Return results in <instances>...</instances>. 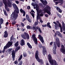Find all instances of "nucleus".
I'll return each mask as SVG.
<instances>
[{
	"label": "nucleus",
	"instance_id": "1",
	"mask_svg": "<svg viewBox=\"0 0 65 65\" xmlns=\"http://www.w3.org/2000/svg\"><path fill=\"white\" fill-rule=\"evenodd\" d=\"M32 6H34V9H36V10L37 11V21H38V20H39V19H40V17H39V14L40 13H41L40 14V17H42L43 16V13L42 12H43V11H42V10H41V9H39V6H38V5L37 4H36L35 6V5L32 4Z\"/></svg>",
	"mask_w": 65,
	"mask_h": 65
},
{
	"label": "nucleus",
	"instance_id": "2",
	"mask_svg": "<svg viewBox=\"0 0 65 65\" xmlns=\"http://www.w3.org/2000/svg\"><path fill=\"white\" fill-rule=\"evenodd\" d=\"M3 2L5 5V8H6V10L7 11H9V9L7 8V6L9 7H11L12 5L11 4V0H7L8 2H7V0H2Z\"/></svg>",
	"mask_w": 65,
	"mask_h": 65
},
{
	"label": "nucleus",
	"instance_id": "3",
	"mask_svg": "<svg viewBox=\"0 0 65 65\" xmlns=\"http://www.w3.org/2000/svg\"><path fill=\"white\" fill-rule=\"evenodd\" d=\"M49 63L51 65H58L57 63L55 60L52 59V57L50 54H49L48 55Z\"/></svg>",
	"mask_w": 65,
	"mask_h": 65
},
{
	"label": "nucleus",
	"instance_id": "4",
	"mask_svg": "<svg viewBox=\"0 0 65 65\" xmlns=\"http://www.w3.org/2000/svg\"><path fill=\"white\" fill-rule=\"evenodd\" d=\"M39 54L38 53V51H37L36 52V54L35 55V58L36 59V60L38 62H40L41 64H43V61L42 59L40 60L39 58L38 57V56Z\"/></svg>",
	"mask_w": 65,
	"mask_h": 65
},
{
	"label": "nucleus",
	"instance_id": "5",
	"mask_svg": "<svg viewBox=\"0 0 65 65\" xmlns=\"http://www.w3.org/2000/svg\"><path fill=\"white\" fill-rule=\"evenodd\" d=\"M44 10L49 15H50L51 14V7L48 6H47L44 9Z\"/></svg>",
	"mask_w": 65,
	"mask_h": 65
},
{
	"label": "nucleus",
	"instance_id": "6",
	"mask_svg": "<svg viewBox=\"0 0 65 65\" xmlns=\"http://www.w3.org/2000/svg\"><path fill=\"white\" fill-rule=\"evenodd\" d=\"M12 44V42H9L7 44V45L4 47V50L2 52V53H4L5 52V50L7 47H8V48H9V47H10V46H11Z\"/></svg>",
	"mask_w": 65,
	"mask_h": 65
},
{
	"label": "nucleus",
	"instance_id": "7",
	"mask_svg": "<svg viewBox=\"0 0 65 65\" xmlns=\"http://www.w3.org/2000/svg\"><path fill=\"white\" fill-rule=\"evenodd\" d=\"M21 36L23 39H26V38L27 39H29L30 38L29 35L26 32L24 33V34H22Z\"/></svg>",
	"mask_w": 65,
	"mask_h": 65
},
{
	"label": "nucleus",
	"instance_id": "8",
	"mask_svg": "<svg viewBox=\"0 0 65 65\" xmlns=\"http://www.w3.org/2000/svg\"><path fill=\"white\" fill-rule=\"evenodd\" d=\"M15 10L14 11V13H12L11 15L13 20H15L17 19L18 17V14L15 13Z\"/></svg>",
	"mask_w": 65,
	"mask_h": 65
},
{
	"label": "nucleus",
	"instance_id": "9",
	"mask_svg": "<svg viewBox=\"0 0 65 65\" xmlns=\"http://www.w3.org/2000/svg\"><path fill=\"white\" fill-rule=\"evenodd\" d=\"M54 45L53 46V53L54 54H56V48H57V45H56V42H54Z\"/></svg>",
	"mask_w": 65,
	"mask_h": 65
},
{
	"label": "nucleus",
	"instance_id": "10",
	"mask_svg": "<svg viewBox=\"0 0 65 65\" xmlns=\"http://www.w3.org/2000/svg\"><path fill=\"white\" fill-rule=\"evenodd\" d=\"M32 38L33 40L34 41L35 43L36 44H37V40L35 37V34H34L32 35Z\"/></svg>",
	"mask_w": 65,
	"mask_h": 65
},
{
	"label": "nucleus",
	"instance_id": "11",
	"mask_svg": "<svg viewBox=\"0 0 65 65\" xmlns=\"http://www.w3.org/2000/svg\"><path fill=\"white\" fill-rule=\"evenodd\" d=\"M61 48L60 49V51L62 53L65 54V47L64 45H62L61 46Z\"/></svg>",
	"mask_w": 65,
	"mask_h": 65
},
{
	"label": "nucleus",
	"instance_id": "12",
	"mask_svg": "<svg viewBox=\"0 0 65 65\" xmlns=\"http://www.w3.org/2000/svg\"><path fill=\"white\" fill-rule=\"evenodd\" d=\"M56 40L58 47H60V41H59V39L58 38V37H56Z\"/></svg>",
	"mask_w": 65,
	"mask_h": 65
},
{
	"label": "nucleus",
	"instance_id": "13",
	"mask_svg": "<svg viewBox=\"0 0 65 65\" xmlns=\"http://www.w3.org/2000/svg\"><path fill=\"white\" fill-rule=\"evenodd\" d=\"M43 51L42 53L43 54V55H45V52L46 54V48L45 46H43L42 47Z\"/></svg>",
	"mask_w": 65,
	"mask_h": 65
},
{
	"label": "nucleus",
	"instance_id": "14",
	"mask_svg": "<svg viewBox=\"0 0 65 65\" xmlns=\"http://www.w3.org/2000/svg\"><path fill=\"white\" fill-rule=\"evenodd\" d=\"M13 6V7L14 8H17V11H16V12L17 13H19V10H18V7H17V5H16L14 4H13L12 5Z\"/></svg>",
	"mask_w": 65,
	"mask_h": 65
},
{
	"label": "nucleus",
	"instance_id": "15",
	"mask_svg": "<svg viewBox=\"0 0 65 65\" xmlns=\"http://www.w3.org/2000/svg\"><path fill=\"white\" fill-rule=\"evenodd\" d=\"M39 38L40 39L42 43H43L44 42V41L43 40V37H41V35H39L38 36Z\"/></svg>",
	"mask_w": 65,
	"mask_h": 65
},
{
	"label": "nucleus",
	"instance_id": "16",
	"mask_svg": "<svg viewBox=\"0 0 65 65\" xmlns=\"http://www.w3.org/2000/svg\"><path fill=\"white\" fill-rule=\"evenodd\" d=\"M12 54L13 60V61H14V57H15V53L14 52V51L12 50Z\"/></svg>",
	"mask_w": 65,
	"mask_h": 65
},
{
	"label": "nucleus",
	"instance_id": "17",
	"mask_svg": "<svg viewBox=\"0 0 65 65\" xmlns=\"http://www.w3.org/2000/svg\"><path fill=\"white\" fill-rule=\"evenodd\" d=\"M53 23L55 24V29L56 30H58L59 29V26H58V25L56 22H53Z\"/></svg>",
	"mask_w": 65,
	"mask_h": 65
},
{
	"label": "nucleus",
	"instance_id": "18",
	"mask_svg": "<svg viewBox=\"0 0 65 65\" xmlns=\"http://www.w3.org/2000/svg\"><path fill=\"white\" fill-rule=\"evenodd\" d=\"M40 1L44 5H46L47 4V2L46 0H40Z\"/></svg>",
	"mask_w": 65,
	"mask_h": 65
},
{
	"label": "nucleus",
	"instance_id": "19",
	"mask_svg": "<svg viewBox=\"0 0 65 65\" xmlns=\"http://www.w3.org/2000/svg\"><path fill=\"white\" fill-rule=\"evenodd\" d=\"M54 1H60V2H57L55 3L56 5L58 4V3H60L61 4H63V0H54Z\"/></svg>",
	"mask_w": 65,
	"mask_h": 65
},
{
	"label": "nucleus",
	"instance_id": "20",
	"mask_svg": "<svg viewBox=\"0 0 65 65\" xmlns=\"http://www.w3.org/2000/svg\"><path fill=\"white\" fill-rule=\"evenodd\" d=\"M56 34H57L58 35V36H59L60 37H62V35L60 33V32H59V31H57L56 32Z\"/></svg>",
	"mask_w": 65,
	"mask_h": 65
},
{
	"label": "nucleus",
	"instance_id": "21",
	"mask_svg": "<svg viewBox=\"0 0 65 65\" xmlns=\"http://www.w3.org/2000/svg\"><path fill=\"white\" fill-rule=\"evenodd\" d=\"M26 28L27 29H32V30H35V27H34L33 28H32L29 25L27 26H26Z\"/></svg>",
	"mask_w": 65,
	"mask_h": 65
},
{
	"label": "nucleus",
	"instance_id": "22",
	"mask_svg": "<svg viewBox=\"0 0 65 65\" xmlns=\"http://www.w3.org/2000/svg\"><path fill=\"white\" fill-rule=\"evenodd\" d=\"M62 27L63 31H65V25L63 21L62 22Z\"/></svg>",
	"mask_w": 65,
	"mask_h": 65
},
{
	"label": "nucleus",
	"instance_id": "23",
	"mask_svg": "<svg viewBox=\"0 0 65 65\" xmlns=\"http://www.w3.org/2000/svg\"><path fill=\"white\" fill-rule=\"evenodd\" d=\"M10 41H11L10 42L9 41L8 43L9 42H12V44L13 43L12 41H15V38H13V36H12L11 37V38H10Z\"/></svg>",
	"mask_w": 65,
	"mask_h": 65
},
{
	"label": "nucleus",
	"instance_id": "24",
	"mask_svg": "<svg viewBox=\"0 0 65 65\" xmlns=\"http://www.w3.org/2000/svg\"><path fill=\"white\" fill-rule=\"evenodd\" d=\"M21 43H20L21 46H23L25 45V41L23 39H22L21 40Z\"/></svg>",
	"mask_w": 65,
	"mask_h": 65
},
{
	"label": "nucleus",
	"instance_id": "25",
	"mask_svg": "<svg viewBox=\"0 0 65 65\" xmlns=\"http://www.w3.org/2000/svg\"><path fill=\"white\" fill-rule=\"evenodd\" d=\"M4 36L5 38L7 37V36H8V34H7V31H5L4 32Z\"/></svg>",
	"mask_w": 65,
	"mask_h": 65
},
{
	"label": "nucleus",
	"instance_id": "26",
	"mask_svg": "<svg viewBox=\"0 0 65 65\" xmlns=\"http://www.w3.org/2000/svg\"><path fill=\"white\" fill-rule=\"evenodd\" d=\"M21 12V13H23V16H25L26 14V12L24 11V10H22V9H21L20 10Z\"/></svg>",
	"mask_w": 65,
	"mask_h": 65
},
{
	"label": "nucleus",
	"instance_id": "27",
	"mask_svg": "<svg viewBox=\"0 0 65 65\" xmlns=\"http://www.w3.org/2000/svg\"><path fill=\"white\" fill-rule=\"evenodd\" d=\"M32 1H34V2H35V3L36 4H34V3H32V4H31V5H32V4H33V5H35V6H36V4H36L37 3V1H36V0H32Z\"/></svg>",
	"mask_w": 65,
	"mask_h": 65
},
{
	"label": "nucleus",
	"instance_id": "28",
	"mask_svg": "<svg viewBox=\"0 0 65 65\" xmlns=\"http://www.w3.org/2000/svg\"><path fill=\"white\" fill-rule=\"evenodd\" d=\"M56 9L57 10V11H58V12H60L61 13V12H62V10L60 9V8L58 7L56 8Z\"/></svg>",
	"mask_w": 65,
	"mask_h": 65
},
{
	"label": "nucleus",
	"instance_id": "29",
	"mask_svg": "<svg viewBox=\"0 0 65 65\" xmlns=\"http://www.w3.org/2000/svg\"><path fill=\"white\" fill-rule=\"evenodd\" d=\"M27 44L29 48H32V46L30 44V43H29L28 42L27 43Z\"/></svg>",
	"mask_w": 65,
	"mask_h": 65
},
{
	"label": "nucleus",
	"instance_id": "30",
	"mask_svg": "<svg viewBox=\"0 0 65 65\" xmlns=\"http://www.w3.org/2000/svg\"><path fill=\"white\" fill-rule=\"evenodd\" d=\"M22 58H23V55H21L20 56V57L19 58V59H18V61H20L21 59Z\"/></svg>",
	"mask_w": 65,
	"mask_h": 65
},
{
	"label": "nucleus",
	"instance_id": "31",
	"mask_svg": "<svg viewBox=\"0 0 65 65\" xmlns=\"http://www.w3.org/2000/svg\"><path fill=\"white\" fill-rule=\"evenodd\" d=\"M3 20L2 18L0 19V24H3Z\"/></svg>",
	"mask_w": 65,
	"mask_h": 65
},
{
	"label": "nucleus",
	"instance_id": "32",
	"mask_svg": "<svg viewBox=\"0 0 65 65\" xmlns=\"http://www.w3.org/2000/svg\"><path fill=\"white\" fill-rule=\"evenodd\" d=\"M15 46H18V45H19V41L17 42L16 43H15L14 44Z\"/></svg>",
	"mask_w": 65,
	"mask_h": 65
},
{
	"label": "nucleus",
	"instance_id": "33",
	"mask_svg": "<svg viewBox=\"0 0 65 65\" xmlns=\"http://www.w3.org/2000/svg\"><path fill=\"white\" fill-rule=\"evenodd\" d=\"M12 50V48L9 49L8 50V51L9 53H11V51Z\"/></svg>",
	"mask_w": 65,
	"mask_h": 65
},
{
	"label": "nucleus",
	"instance_id": "34",
	"mask_svg": "<svg viewBox=\"0 0 65 65\" xmlns=\"http://www.w3.org/2000/svg\"><path fill=\"white\" fill-rule=\"evenodd\" d=\"M20 48V47H17L15 49V52H17L18 50H19V49Z\"/></svg>",
	"mask_w": 65,
	"mask_h": 65
},
{
	"label": "nucleus",
	"instance_id": "35",
	"mask_svg": "<svg viewBox=\"0 0 65 65\" xmlns=\"http://www.w3.org/2000/svg\"><path fill=\"white\" fill-rule=\"evenodd\" d=\"M4 12V14L5 15H7V13L6 12V11L5 10H3Z\"/></svg>",
	"mask_w": 65,
	"mask_h": 65
},
{
	"label": "nucleus",
	"instance_id": "36",
	"mask_svg": "<svg viewBox=\"0 0 65 65\" xmlns=\"http://www.w3.org/2000/svg\"><path fill=\"white\" fill-rule=\"evenodd\" d=\"M26 18L27 20H28V19H30L29 18V15L28 14H26Z\"/></svg>",
	"mask_w": 65,
	"mask_h": 65
},
{
	"label": "nucleus",
	"instance_id": "37",
	"mask_svg": "<svg viewBox=\"0 0 65 65\" xmlns=\"http://www.w3.org/2000/svg\"><path fill=\"white\" fill-rule=\"evenodd\" d=\"M23 63V61L21 60L20 62H19V65H21Z\"/></svg>",
	"mask_w": 65,
	"mask_h": 65
},
{
	"label": "nucleus",
	"instance_id": "38",
	"mask_svg": "<svg viewBox=\"0 0 65 65\" xmlns=\"http://www.w3.org/2000/svg\"><path fill=\"white\" fill-rule=\"evenodd\" d=\"M37 29L40 32V33H41L42 32L41 31V29H40V28L39 27L37 28Z\"/></svg>",
	"mask_w": 65,
	"mask_h": 65
},
{
	"label": "nucleus",
	"instance_id": "39",
	"mask_svg": "<svg viewBox=\"0 0 65 65\" xmlns=\"http://www.w3.org/2000/svg\"><path fill=\"white\" fill-rule=\"evenodd\" d=\"M58 25L60 28H62V26H61V23H59V24H58Z\"/></svg>",
	"mask_w": 65,
	"mask_h": 65
},
{
	"label": "nucleus",
	"instance_id": "40",
	"mask_svg": "<svg viewBox=\"0 0 65 65\" xmlns=\"http://www.w3.org/2000/svg\"><path fill=\"white\" fill-rule=\"evenodd\" d=\"M39 47H40V48H41L42 46V44H39L38 45Z\"/></svg>",
	"mask_w": 65,
	"mask_h": 65
},
{
	"label": "nucleus",
	"instance_id": "41",
	"mask_svg": "<svg viewBox=\"0 0 65 65\" xmlns=\"http://www.w3.org/2000/svg\"><path fill=\"white\" fill-rule=\"evenodd\" d=\"M27 20L30 23H31V22H32V21H31V19H30V18H29V19H27Z\"/></svg>",
	"mask_w": 65,
	"mask_h": 65
},
{
	"label": "nucleus",
	"instance_id": "42",
	"mask_svg": "<svg viewBox=\"0 0 65 65\" xmlns=\"http://www.w3.org/2000/svg\"><path fill=\"white\" fill-rule=\"evenodd\" d=\"M38 24V22H36L35 23V25H37Z\"/></svg>",
	"mask_w": 65,
	"mask_h": 65
},
{
	"label": "nucleus",
	"instance_id": "43",
	"mask_svg": "<svg viewBox=\"0 0 65 65\" xmlns=\"http://www.w3.org/2000/svg\"><path fill=\"white\" fill-rule=\"evenodd\" d=\"M50 23H49V22H48L47 23V26L48 27V26H50Z\"/></svg>",
	"mask_w": 65,
	"mask_h": 65
},
{
	"label": "nucleus",
	"instance_id": "44",
	"mask_svg": "<svg viewBox=\"0 0 65 65\" xmlns=\"http://www.w3.org/2000/svg\"><path fill=\"white\" fill-rule=\"evenodd\" d=\"M58 16L59 17V18H61V15H60V14H57Z\"/></svg>",
	"mask_w": 65,
	"mask_h": 65
},
{
	"label": "nucleus",
	"instance_id": "45",
	"mask_svg": "<svg viewBox=\"0 0 65 65\" xmlns=\"http://www.w3.org/2000/svg\"><path fill=\"white\" fill-rule=\"evenodd\" d=\"M42 26L43 27H46V26H47V25H46V24L43 25H42Z\"/></svg>",
	"mask_w": 65,
	"mask_h": 65
},
{
	"label": "nucleus",
	"instance_id": "46",
	"mask_svg": "<svg viewBox=\"0 0 65 65\" xmlns=\"http://www.w3.org/2000/svg\"><path fill=\"white\" fill-rule=\"evenodd\" d=\"M31 14L32 17L34 18V13H31Z\"/></svg>",
	"mask_w": 65,
	"mask_h": 65
},
{
	"label": "nucleus",
	"instance_id": "47",
	"mask_svg": "<svg viewBox=\"0 0 65 65\" xmlns=\"http://www.w3.org/2000/svg\"><path fill=\"white\" fill-rule=\"evenodd\" d=\"M23 56L25 57H26L27 56V54L26 53H24Z\"/></svg>",
	"mask_w": 65,
	"mask_h": 65
},
{
	"label": "nucleus",
	"instance_id": "48",
	"mask_svg": "<svg viewBox=\"0 0 65 65\" xmlns=\"http://www.w3.org/2000/svg\"><path fill=\"white\" fill-rule=\"evenodd\" d=\"M63 28H60V31L61 32H63V30L62 29Z\"/></svg>",
	"mask_w": 65,
	"mask_h": 65
},
{
	"label": "nucleus",
	"instance_id": "49",
	"mask_svg": "<svg viewBox=\"0 0 65 65\" xmlns=\"http://www.w3.org/2000/svg\"><path fill=\"white\" fill-rule=\"evenodd\" d=\"M40 22L41 23H42L43 22V21L42 20H41V19H40Z\"/></svg>",
	"mask_w": 65,
	"mask_h": 65
},
{
	"label": "nucleus",
	"instance_id": "50",
	"mask_svg": "<svg viewBox=\"0 0 65 65\" xmlns=\"http://www.w3.org/2000/svg\"><path fill=\"white\" fill-rule=\"evenodd\" d=\"M15 2L17 3V4H19V2L18 1H15Z\"/></svg>",
	"mask_w": 65,
	"mask_h": 65
},
{
	"label": "nucleus",
	"instance_id": "51",
	"mask_svg": "<svg viewBox=\"0 0 65 65\" xmlns=\"http://www.w3.org/2000/svg\"><path fill=\"white\" fill-rule=\"evenodd\" d=\"M27 9H30V6H28L27 7Z\"/></svg>",
	"mask_w": 65,
	"mask_h": 65
},
{
	"label": "nucleus",
	"instance_id": "52",
	"mask_svg": "<svg viewBox=\"0 0 65 65\" xmlns=\"http://www.w3.org/2000/svg\"><path fill=\"white\" fill-rule=\"evenodd\" d=\"M12 24H13V25H14V24H15L16 23L15 21H14V22H12Z\"/></svg>",
	"mask_w": 65,
	"mask_h": 65
},
{
	"label": "nucleus",
	"instance_id": "53",
	"mask_svg": "<svg viewBox=\"0 0 65 65\" xmlns=\"http://www.w3.org/2000/svg\"><path fill=\"white\" fill-rule=\"evenodd\" d=\"M53 42L52 41L50 43V45H52L53 44Z\"/></svg>",
	"mask_w": 65,
	"mask_h": 65
},
{
	"label": "nucleus",
	"instance_id": "54",
	"mask_svg": "<svg viewBox=\"0 0 65 65\" xmlns=\"http://www.w3.org/2000/svg\"><path fill=\"white\" fill-rule=\"evenodd\" d=\"M17 63H18V61H15L14 62V64H17Z\"/></svg>",
	"mask_w": 65,
	"mask_h": 65
},
{
	"label": "nucleus",
	"instance_id": "55",
	"mask_svg": "<svg viewBox=\"0 0 65 65\" xmlns=\"http://www.w3.org/2000/svg\"><path fill=\"white\" fill-rule=\"evenodd\" d=\"M26 20V18H24L22 19V21L23 22H24L25 21V20Z\"/></svg>",
	"mask_w": 65,
	"mask_h": 65
},
{
	"label": "nucleus",
	"instance_id": "56",
	"mask_svg": "<svg viewBox=\"0 0 65 65\" xmlns=\"http://www.w3.org/2000/svg\"><path fill=\"white\" fill-rule=\"evenodd\" d=\"M45 16L46 17H48V14H46L45 15Z\"/></svg>",
	"mask_w": 65,
	"mask_h": 65
},
{
	"label": "nucleus",
	"instance_id": "57",
	"mask_svg": "<svg viewBox=\"0 0 65 65\" xmlns=\"http://www.w3.org/2000/svg\"><path fill=\"white\" fill-rule=\"evenodd\" d=\"M21 25L22 27H24V24H23V23H21Z\"/></svg>",
	"mask_w": 65,
	"mask_h": 65
},
{
	"label": "nucleus",
	"instance_id": "58",
	"mask_svg": "<svg viewBox=\"0 0 65 65\" xmlns=\"http://www.w3.org/2000/svg\"><path fill=\"white\" fill-rule=\"evenodd\" d=\"M31 11L32 12H34V13H35V12H34V11H33V10H31Z\"/></svg>",
	"mask_w": 65,
	"mask_h": 65
},
{
	"label": "nucleus",
	"instance_id": "59",
	"mask_svg": "<svg viewBox=\"0 0 65 65\" xmlns=\"http://www.w3.org/2000/svg\"><path fill=\"white\" fill-rule=\"evenodd\" d=\"M56 22L57 23H58V24H59V23H60V22H59L58 21H56Z\"/></svg>",
	"mask_w": 65,
	"mask_h": 65
},
{
	"label": "nucleus",
	"instance_id": "60",
	"mask_svg": "<svg viewBox=\"0 0 65 65\" xmlns=\"http://www.w3.org/2000/svg\"><path fill=\"white\" fill-rule=\"evenodd\" d=\"M8 24L9 23L8 22L6 23V25H8Z\"/></svg>",
	"mask_w": 65,
	"mask_h": 65
},
{
	"label": "nucleus",
	"instance_id": "61",
	"mask_svg": "<svg viewBox=\"0 0 65 65\" xmlns=\"http://www.w3.org/2000/svg\"><path fill=\"white\" fill-rule=\"evenodd\" d=\"M48 27H49L50 28H52V27L51 26V25H50L48 26Z\"/></svg>",
	"mask_w": 65,
	"mask_h": 65
},
{
	"label": "nucleus",
	"instance_id": "62",
	"mask_svg": "<svg viewBox=\"0 0 65 65\" xmlns=\"http://www.w3.org/2000/svg\"><path fill=\"white\" fill-rule=\"evenodd\" d=\"M28 53H29V54H31V52L30 51H28Z\"/></svg>",
	"mask_w": 65,
	"mask_h": 65
},
{
	"label": "nucleus",
	"instance_id": "63",
	"mask_svg": "<svg viewBox=\"0 0 65 65\" xmlns=\"http://www.w3.org/2000/svg\"><path fill=\"white\" fill-rule=\"evenodd\" d=\"M56 35H57V34L56 33H55V35H54V37H56Z\"/></svg>",
	"mask_w": 65,
	"mask_h": 65
},
{
	"label": "nucleus",
	"instance_id": "64",
	"mask_svg": "<svg viewBox=\"0 0 65 65\" xmlns=\"http://www.w3.org/2000/svg\"><path fill=\"white\" fill-rule=\"evenodd\" d=\"M1 24H0V29L1 28H2L1 26Z\"/></svg>",
	"mask_w": 65,
	"mask_h": 65
}]
</instances>
